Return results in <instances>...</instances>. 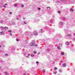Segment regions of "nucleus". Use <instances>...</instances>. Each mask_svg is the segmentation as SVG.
I'll use <instances>...</instances> for the list:
<instances>
[{
    "mask_svg": "<svg viewBox=\"0 0 75 75\" xmlns=\"http://www.w3.org/2000/svg\"><path fill=\"white\" fill-rule=\"evenodd\" d=\"M10 14H12V13L11 12H10Z\"/></svg>",
    "mask_w": 75,
    "mask_h": 75,
    "instance_id": "obj_14",
    "label": "nucleus"
},
{
    "mask_svg": "<svg viewBox=\"0 0 75 75\" xmlns=\"http://www.w3.org/2000/svg\"><path fill=\"white\" fill-rule=\"evenodd\" d=\"M0 47H1V45H0Z\"/></svg>",
    "mask_w": 75,
    "mask_h": 75,
    "instance_id": "obj_28",
    "label": "nucleus"
},
{
    "mask_svg": "<svg viewBox=\"0 0 75 75\" xmlns=\"http://www.w3.org/2000/svg\"><path fill=\"white\" fill-rule=\"evenodd\" d=\"M5 55H6V56H7V55H8V54H5Z\"/></svg>",
    "mask_w": 75,
    "mask_h": 75,
    "instance_id": "obj_20",
    "label": "nucleus"
},
{
    "mask_svg": "<svg viewBox=\"0 0 75 75\" xmlns=\"http://www.w3.org/2000/svg\"><path fill=\"white\" fill-rule=\"evenodd\" d=\"M49 8H50V7H49Z\"/></svg>",
    "mask_w": 75,
    "mask_h": 75,
    "instance_id": "obj_39",
    "label": "nucleus"
},
{
    "mask_svg": "<svg viewBox=\"0 0 75 75\" xmlns=\"http://www.w3.org/2000/svg\"><path fill=\"white\" fill-rule=\"evenodd\" d=\"M0 68H1L0 67Z\"/></svg>",
    "mask_w": 75,
    "mask_h": 75,
    "instance_id": "obj_41",
    "label": "nucleus"
},
{
    "mask_svg": "<svg viewBox=\"0 0 75 75\" xmlns=\"http://www.w3.org/2000/svg\"><path fill=\"white\" fill-rule=\"evenodd\" d=\"M68 43V42H66V45H68V44H67V43Z\"/></svg>",
    "mask_w": 75,
    "mask_h": 75,
    "instance_id": "obj_15",
    "label": "nucleus"
},
{
    "mask_svg": "<svg viewBox=\"0 0 75 75\" xmlns=\"http://www.w3.org/2000/svg\"><path fill=\"white\" fill-rule=\"evenodd\" d=\"M60 24L61 25H62V22L60 23Z\"/></svg>",
    "mask_w": 75,
    "mask_h": 75,
    "instance_id": "obj_13",
    "label": "nucleus"
},
{
    "mask_svg": "<svg viewBox=\"0 0 75 75\" xmlns=\"http://www.w3.org/2000/svg\"><path fill=\"white\" fill-rule=\"evenodd\" d=\"M34 35H36V34H35V33H34Z\"/></svg>",
    "mask_w": 75,
    "mask_h": 75,
    "instance_id": "obj_32",
    "label": "nucleus"
},
{
    "mask_svg": "<svg viewBox=\"0 0 75 75\" xmlns=\"http://www.w3.org/2000/svg\"><path fill=\"white\" fill-rule=\"evenodd\" d=\"M24 23L25 24H27V23H26L25 22H24Z\"/></svg>",
    "mask_w": 75,
    "mask_h": 75,
    "instance_id": "obj_24",
    "label": "nucleus"
},
{
    "mask_svg": "<svg viewBox=\"0 0 75 75\" xmlns=\"http://www.w3.org/2000/svg\"><path fill=\"white\" fill-rule=\"evenodd\" d=\"M33 53L34 54H37V52L36 51H34Z\"/></svg>",
    "mask_w": 75,
    "mask_h": 75,
    "instance_id": "obj_5",
    "label": "nucleus"
},
{
    "mask_svg": "<svg viewBox=\"0 0 75 75\" xmlns=\"http://www.w3.org/2000/svg\"><path fill=\"white\" fill-rule=\"evenodd\" d=\"M64 1V0H63V1Z\"/></svg>",
    "mask_w": 75,
    "mask_h": 75,
    "instance_id": "obj_40",
    "label": "nucleus"
},
{
    "mask_svg": "<svg viewBox=\"0 0 75 75\" xmlns=\"http://www.w3.org/2000/svg\"><path fill=\"white\" fill-rule=\"evenodd\" d=\"M38 8V9H39V10H41V8Z\"/></svg>",
    "mask_w": 75,
    "mask_h": 75,
    "instance_id": "obj_17",
    "label": "nucleus"
},
{
    "mask_svg": "<svg viewBox=\"0 0 75 75\" xmlns=\"http://www.w3.org/2000/svg\"><path fill=\"white\" fill-rule=\"evenodd\" d=\"M3 33V32H1V34L2 33Z\"/></svg>",
    "mask_w": 75,
    "mask_h": 75,
    "instance_id": "obj_21",
    "label": "nucleus"
},
{
    "mask_svg": "<svg viewBox=\"0 0 75 75\" xmlns=\"http://www.w3.org/2000/svg\"><path fill=\"white\" fill-rule=\"evenodd\" d=\"M49 8L50 9V8Z\"/></svg>",
    "mask_w": 75,
    "mask_h": 75,
    "instance_id": "obj_36",
    "label": "nucleus"
},
{
    "mask_svg": "<svg viewBox=\"0 0 75 75\" xmlns=\"http://www.w3.org/2000/svg\"><path fill=\"white\" fill-rule=\"evenodd\" d=\"M15 7H16V6H17V4H15Z\"/></svg>",
    "mask_w": 75,
    "mask_h": 75,
    "instance_id": "obj_12",
    "label": "nucleus"
},
{
    "mask_svg": "<svg viewBox=\"0 0 75 75\" xmlns=\"http://www.w3.org/2000/svg\"><path fill=\"white\" fill-rule=\"evenodd\" d=\"M43 71H45V69H43Z\"/></svg>",
    "mask_w": 75,
    "mask_h": 75,
    "instance_id": "obj_29",
    "label": "nucleus"
},
{
    "mask_svg": "<svg viewBox=\"0 0 75 75\" xmlns=\"http://www.w3.org/2000/svg\"><path fill=\"white\" fill-rule=\"evenodd\" d=\"M21 7H22V8L24 7V5H21Z\"/></svg>",
    "mask_w": 75,
    "mask_h": 75,
    "instance_id": "obj_6",
    "label": "nucleus"
},
{
    "mask_svg": "<svg viewBox=\"0 0 75 75\" xmlns=\"http://www.w3.org/2000/svg\"><path fill=\"white\" fill-rule=\"evenodd\" d=\"M66 63H64L63 64V67H66Z\"/></svg>",
    "mask_w": 75,
    "mask_h": 75,
    "instance_id": "obj_2",
    "label": "nucleus"
},
{
    "mask_svg": "<svg viewBox=\"0 0 75 75\" xmlns=\"http://www.w3.org/2000/svg\"><path fill=\"white\" fill-rule=\"evenodd\" d=\"M6 5H7V4H5V6H6Z\"/></svg>",
    "mask_w": 75,
    "mask_h": 75,
    "instance_id": "obj_26",
    "label": "nucleus"
},
{
    "mask_svg": "<svg viewBox=\"0 0 75 75\" xmlns=\"http://www.w3.org/2000/svg\"><path fill=\"white\" fill-rule=\"evenodd\" d=\"M35 47H37V45H35Z\"/></svg>",
    "mask_w": 75,
    "mask_h": 75,
    "instance_id": "obj_25",
    "label": "nucleus"
},
{
    "mask_svg": "<svg viewBox=\"0 0 75 75\" xmlns=\"http://www.w3.org/2000/svg\"><path fill=\"white\" fill-rule=\"evenodd\" d=\"M0 75H1V74L0 73Z\"/></svg>",
    "mask_w": 75,
    "mask_h": 75,
    "instance_id": "obj_37",
    "label": "nucleus"
},
{
    "mask_svg": "<svg viewBox=\"0 0 75 75\" xmlns=\"http://www.w3.org/2000/svg\"><path fill=\"white\" fill-rule=\"evenodd\" d=\"M6 28V27L5 26V28H4L5 30Z\"/></svg>",
    "mask_w": 75,
    "mask_h": 75,
    "instance_id": "obj_23",
    "label": "nucleus"
},
{
    "mask_svg": "<svg viewBox=\"0 0 75 75\" xmlns=\"http://www.w3.org/2000/svg\"><path fill=\"white\" fill-rule=\"evenodd\" d=\"M17 41H18V40H17Z\"/></svg>",
    "mask_w": 75,
    "mask_h": 75,
    "instance_id": "obj_30",
    "label": "nucleus"
},
{
    "mask_svg": "<svg viewBox=\"0 0 75 75\" xmlns=\"http://www.w3.org/2000/svg\"><path fill=\"white\" fill-rule=\"evenodd\" d=\"M70 11H72V12H73V11H74V9H72V8H71L70 9Z\"/></svg>",
    "mask_w": 75,
    "mask_h": 75,
    "instance_id": "obj_4",
    "label": "nucleus"
},
{
    "mask_svg": "<svg viewBox=\"0 0 75 75\" xmlns=\"http://www.w3.org/2000/svg\"><path fill=\"white\" fill-rule=\"evenodd\" d=\"M23 20H25V19L24 18H23Z\"/></svg>",
    "mask_w": 75,
    "mask_h": 75,
    "instance_id": "obj_34",
    "label": "nucleus"
},
{
    "mask_svg": "<svg viewBox=\"0 0 75 75\" xmlns=\"http://www.w3.org/2000/svg\"><path fill=\"white\" fill-rule=\"evenodd\" d=\"M4 7L5 8H6V6H4Z\"/></svg>",
    "mask_w": 75,
    "mask_h": 75,
    "instance_id": "obj_19",
    "label": "nucleus"
},
{
    "mask_svg": "<svg viewBox=\"0 0 75 75\" xmlns=\"http://www.w3.org/2000/svg\"><path fill=\"white\" fill-rule=\"evenodd\" d=\"M37 64H39V62H36Z\"/></svg>",
    "mask_w": 75,
    "mask_h": 75,
    "instance_id": "obj_16",
    "label": "nucleus"
},
{
    "mask_svg": "<svg viewBox=\"0 0 75 75\" xmlns=\"http://www.w3.org/2000/svg\"><path fill=\"white\" fill-rule=\"evenodd\" d=\"M57 48L58 49V50H61V47L59 46H58L57 47Z\"/></svg>",
    "mask_w": 75,
    "mask_h": 75,
    "instance_id": "obj_1",
    "label": "nucleus"
},
{
    "mask_svg": "<svg viewBox=\"0 0 75 75\" xmlns=\"http://www.w3.org/2000/svg\"><path fill=\"white\" fill-rule=\"evenodd\" d=\"M10 34L11 35V36H12V34L10 33Z\"/></svg>",
    "mask_w": 75,
    "mask_h": 75,
    "instance_id": "obj_22",
    "label": "nucleus"
},
{
    "mask_svg": "<svg viewBox=\"0 0 75 75\" xmlns=\"http://www.w3.org/2000/svg\"><path fill=\"white\" fill-rule=\"evenodd\" d=\"M58 13H61V12L60 11H58Z\"/></svg>",
    "mask_w": 75,
    "mask_h": 75,
    "instance_id": "obj_9",
    "label": "nucleus"
},
{
    "mask_svg": "<svg viewBox=\"0 0 75 75\" xmlns=\"http://www.w3.org/2000/svg\"><path fill=\"white\" fill-rule=\"evenodd\" d=\"M32 45H31V46H34V44H33V43H32Z\"/></svg>",
    "mask_w": 75,
    "mask_h": 75,
    "instance_id": "obj_10",
    "label": "nucleus"
},
{
    "mask_svg": "<svg viewBox=\"0 0 75 75\" xmlns=\"http://www.w3.org/2000/svg\"><path fill=\"white\" fill-rule=\"evenodd\" d=\"M9 31V32H11V30H10L9 31Z\"/></svg>",
    "mask_w": 75,
    "mask_h": 75,
    "instance_id": "obj_27",
    "label": "nucleus"
},
{
    "mask_svg": "<svg viewBox=\"0 0 75 75\" xmlns=\"http://www.w3.org/2000/svg\"><path fill=\"white\" fill-rule=\"evenodd\" d=\"M5 74L6 75H7V74H8V73H7V72H5Z\"/></svg>",
    "mask_w": 75,
    "mask_h": 75,
    "instance_id": "obj_11",
    "label": "nucleus"
},
{
    "mask_svg": "<svg viewBox=\"0 0 75 75\" xmlns=\"http://www.w3.org/2000/svg\"><path fill=\"white\" fill-rule=\"evenodd\" d=\"M26 57H27L28 58V57L27 56Z\"/></svg>",
    "mask_w": 75,
    "mask_h": 75,
    "instance_id": "obj_33",
    "label": "nucleus"
},
{
    "mask_svg": "<svg viewBox=\"0 0 75 75\" xmlns=\"http://www.w3.org/2000/svg\"><path fill=\"white\" fill-rule=\"evenodd\" d=\"M1 29L3 30H4V29H5L4 28L3 26H1Z\"/></svg>",
    "mask_w": 75,
    "mask_h": 75,
    "instance_id": "obj_3",
    "label": "nucleus"
},
{
    "mask_svg": "<svg viewBox=\"0 0 75 75\" xmlns=\"http://www.w3.org/2000/svg\"><path fill=\"white\" fill-rule=\"evenodd\" d=\"M6 28H7V29H8V27H7Z\"/></svg>",
    "mask_w": 75,
    "mask_h": 75,
    "instance_id": "obj_31",
    "label": "nucleus"
},
{
    "mask_svg": "<svg viewBox=\"0 0 75 75\" xmlns=\"http://www.w3.org/2000/svg\"><path fill=\"white\" fill-rule=\"evenodd\" d=\"M47 8H48V7H47Z\"/></svg>",
    "mask_w": 75,
    "mask_h": 75,
    "instance_id": "obj_38",
    "label": "nucleus"
},
{
    "mask_svg": "<svg viewBox=\"0 0 75 75\" xmlns=\"http://www.w3.org/2000/svg\"><path fill=\"white\" fill-rule=\"evenodd\" d=\"M57 72H54V74H56V73H57Z\"/></svg>",
    "mask_w": 75,
    "mask_h": 75,
    "instance_id": "obj_18",
    "label": "nucleus"
},
{
    "mask_svg": "<svg viewBox=\"0 0 75 75\" xmlns=\"http://www.w3.org/2000/svg\"><path fill=\"white\" fill-rule=\"evenodd\" d=\"M64 52H62L61 54V55H64Z\"/></svg>",
    "mask_w": 75,
    "mask_h": 75,
    "instance_id": "obj_7",
    "label": "nucleus"
},
{
    "mask_svg": "<svg viewBox=\"0 0 75 75\" xmlns=\"http://www.w3.org/2000/svg\"><path fill=\"white\" fill-rule=\"evenodd\" d=\"M56 69H57V68L56 67H55L54 70H56Z\"/></svg>",
    "mask_w": 75,
    "mask_h": 75,
    "instance_id": "obj_8",
    "label": "nucleus"
},
{
    "mask_svg": "<svg viewBox=\"0 0 75 75\" xmlns=\"http://www.w3.org/2000/svg\"><path fill=\"white\" fill-rule=\"evenodd\" d=\"M28 55H30V54H28Z\"/></svg>",
    "mask_w": 75,
    "mask_h": 75,
    "instance_id": "obj_35",
    "label": "nucleus"
}]
</instances>
